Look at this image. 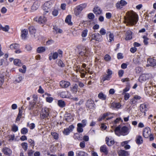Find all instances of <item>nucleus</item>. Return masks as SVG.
<instances>
[{
    "label": "nucleus",
    "mask_w": 156,
    "mask_h": 156,
    "mask_svg": "<svg viewBox=\"0 0 156 156\" xmlns=\"http://www.w3.org/2000/svg\"><path fill=\"white\" fill-rule=\"evenodd\" d=\"M79 55L83 58H86L90 55V51L88 49H87L84 46L79 44L76 47Z\"/></svg>",
    "instance_id": "1"
},
{
    "label": "nucleus",
    "mask_w": 156,
    "mask_h": 156,
    "mask_svg": "<svg viewBox=\"0 0 156 156\" xmlns=\"http://www.w3.org/2000/svg\"><path fill=\"white\" fill-rule=\"evenodd\" d=\"M138 20V16L134 12H131L127 18L128 23L132 26L136 24Z\"/></svg>",
    "instance_id": "2"
},
{
    "label": "nucleus",
    "mask_w": 156,
    "mask_h": 156,
    "mask_svg": "<svg viewBox=\"0 0 156 156\" xmlns=\"http://www.w3.org/2000/svg\"><path fill=\"white\" fill-rule=\"evenodd\" d=\"M87 6V4L86 3L80 4L77 6L74 9V13L76 16H77L79 15L81 12Z\"/></svg>",
    "instance_id": "3"
},
{
    "label": "nucleus",
    "mask_w": 156,
    "mask_h": 156,
    "mask_svg": "<svg viewBox=\"0 0 156 156\" xmlns=\"http://www.w3.org/2000/svg\"><path fill=\"white\" fill-rule=\"evenodd\" d=\"M107 74L104 75L101 79V82H104L106 80H110L112 77V71L110 69L106 70Z\"/></svg>",
    "instance_id": "4"
},
{
    "label": "nucleus",
    "mask_w": 156,
    "mask_h": 156,
    "mask_svg": "<svg viewBox=\"0 0 156 156\" xmlns=\"http://www.w3.org/2000/svg\"><path fill=\"white\" fill-rule=\"evenodd\" d=\"M92 40H94L98 42H101L102 41L103 37L99 33H94L91 36V41Z\"/></svg>",
    "instance_id": "5"
},
{
    "label": "nucleus",
    "mask_w": 156,
    "mask_h": 156,
    "mask_svg": "<svg viewBox=\"0 0 156 156\" xmlns=\"http://www.w3.org/2000/svg\"><path fill=\"white\" fill-rule=\"evenodd\" d=\"M34 20L36 21L39 24H44L46 23L47 20L46 18L45 17L41 16L38 17H35L34 19Z\"/></svg>",
    "instance_id": "6"
},
{
    "label": "nucleus",
    "mask_w": 156,
    "mask_h": 156,
    "mask_svg": "<svg viewBox=\"0 0 156 156\" xmlns=\"http://www.w3.org/2000/svg\"><path fill=\"white\" fill-rule=\"evenodd\" d=\"M151 129L149 127H147L144 129L143 135L145 138H148L151 135Z\"/></svg>",
    "instance_id": "7"
},
{
    "label": "nucleus",
    "mask_w": 156,
    "mask_h": 156,
    "mask_svg": "<svg viewBox=\"0 0 156 156\" xmlns=\"http://www.w3.org/2000/svg\"><path fill=\"white\" fill-rule=\"evenodd\" d=\"M127 2L124 0H121L115 4V7L117 9H121L123 6L126 5Z\"/></svg>",
    "instance_id": "8"
},
{
    "label": "nucleus",
    "mask_w": 156,
    "mask_h": 156,
    "mask_svg": "<svg viewBox=\"0 0 156 156\" xmlns=\"http://www.w3.org/2000/svg\"><path fill=\"white\" fill-rule=\"evenodd\" d=\"M70 85V83L69 82L62 80L59 82V86L62 88H68Z\"/></svg>",
    "instance_id": "9"
},
{
    "label": "nucleus",
    "mask_w": 156,
    "mask_h": 156,
    "mask_svg": "<svg viewBox=\"0 0 156 156\" xmlns=\"http://www.w3.org/2000/svg\"><path fill=\"white\" fill-rule=\"evenodd\" d=\"M63 51L61 49H58V52H54L52 55L53 59L54 60L57 59L59 56L60 58H62V57Z\"/></svg>",
    "instance_id": "10"
},
{
    "label": "nucleus",
    "mask_w": 156,
    "mask_h": 156,
    "mask_svg": "<svg viewBox=\"0 0 156 156\" xmlns=\"http://www.w3.org/2000/svg\"><path fill=\"white\" fill-rule=\"evenodd\" d=\"M129 129L127 127L124 126L120 130V133L123 136L127 135L129 133Z\"/></svg>",
    "instance_id": "11"
},
{
    "label": "nucleus",
    "mask_w": 156,
    "mask_h": 156,
    "mask_svg": "<svg viewBox=\"0 0 156 156\" xmlns=\"http://www.w3.org/2000/svg\"><path fill=\"white\" fill-rule=\"evenodd\" d=\"M148 108V105L144 103L141 105L140 107V109L141 112L145 114V112L147 110Z\"/></svg>",
    "instance_id": "12"
},
{
    "label": "nucleus",
    "mask_w": 156,
    "mask_h": 156,
    "mask_svg": "<svg viewBox=\"0 0 156 156\" xmlns=\"http://www.w3.org/2000/svg\"><path fill=\"white\" fill-rule=\"evenodd\" d=\"M74 127L72 125L69 126L68 128L64 129L63 132V133L66 135H68L73 130Z\"/></svg>",
    "instance_id": "13"
},
{
    "label": "nucleus",
    "mask_w": 156,
    "mask_h": 156,
    "mask_svg": "<svg viewBox=\"0 0 156 156\" xmlns=\"http://www.w3.org/2000/svg\"><path fill=\"white\" fill-rule=\"evenodd\" d=\"M148 65L154 67L156 66V60L152 58H149L147 60Z\"/></svg>",
    "instance_id": "14"
},
{
    "label": "nucleus",
    "mask_w": 156,
    "mask_h": 156,
    "mask_svg": "<svg viewBox=\"0 0 156 156\" xmlns=\"http://www.w3.org/2000/svg\"><path fill=\"white\" fill-rule=\"evenodd\" d=\"M28 34L27 29H24L21 30V37L22 39H26Z\"/></svg>",
    "instance_id": "15"
},
{
    "label": "nucleus",
    "mask_w": 156,
    "mask_h": 156,
    "mask_svg": "<svg viewBox=\"0 0 156 156\" xmlns=\"http://www.w3.org/2000/svg\"><path fill=\"white\" fill-rule=\"evenodd\" d=\"M133 32L130 30H127L126 33L125 39L126 41L131 40L132 38Z\"/></svg>",
    "instance_id": "16"
},
{
    "label": "nucleus",
    "mask_w": 156,
    "mask_h": 156,
    "mask_svg": "<svg viewBox=\"0 0 156 156\" xmlns=\"http://www.w3.org/2000/svg\"><path fill=\"white\" fill-rule=\"evenodd\" d=\"M86 106L90 109H92L94 108V102L91 99L87 100L86 104Z\"/></svg>",
    "instance_id": "17"
},
{
    "label": "nucleus",
    "mask_w": 156,
    "mask_h": 156,
    "mask_svg": "<svg viewBox=\"0 0 156 156\" xmlns=\"http://www.w3.org/2000/svg\"><path fill=\"white\" fill-rule=\"evenodd\" d=\"M2 151L6 155L9 156L12 153V151L9 148L6 147H4L2 149Z\"/></svg>",
    "instance_id": "18"
},
{
    "label": "nucleus",
    "mask_w": 156,
    "mask_h": 156,
    "mask_svg": "<svg viewBox=\"0 0 156 156\" xmlns=\"http://www.w3.org/2000/svg\"><path fill=\"white\" fill-rule=\"evenodd\" d=\"M100 151L103 153L107 155L108 153V151L106 146L103 145L101 146L100 148Z\"/></svg>",
    "instance_id": "19"
},
{
    "label": "nucleus",
    "mask_w": 156,
    "mask_h": 156,
    "mask_svg": "<svg viewBox=\"0 0 156 156\" xmlns=\"http://www.w3.org/2000/svg\"><path fill=\"white\" fill-rule=\"evenodd\" d=\"M40 6V4L37 1L35 2L31 7V9L33 11H34L37 9Z\"/></svg>",
    "instance_id": "20"
},
{
    "label": "nucleus",
    "mask_w": 156,
    "mask_h": 156,
    "mask_svg": "<svg viewBox=\"0 0 156 156\" xmlns=\"http://www.w3.org/2000/svg\"><path fill=\"white\" fill-rule=\"evenodd\" d=\"M78 88V86L77 84H75L72 87H70V90L73 93H76L77 90Z\"/></svg>",
    "instance_id": "21"
},
{
    "label": "nucleus",
    "mask_w": 156,
    "mask_h": 156,
    "mask_svg": "<svg viewBox=\"0 0 156 156\" xmlns=\"http://www.w3.org/2000/svg\"><path fill=\"white\" fill-rule=\"evenodd\" d=\"M71 16L70 15H68L65 19V22L67 23L69 25L72 26L73 25V23L71 22Z\"/></svg>",
    "instance_id": "22"
},
{
    "label": "nucleus",
    "mask_w": 156,
    "mask_h": 156,
    "mask_svg": "<svg viewBox=\"0 0 156 156\" xmlns=\"http://www.w3.org/2000/svg\"><path fill=\"white\" fill-rule=\"evenodd\" d=\"M129 140L125 141L121 143V145L122 147H124L126 149H129L130 148V146L129 145L127 144L129 142Z\"/></svg>",
    "instance_id": "23"
},
{
    "label": "nucleus",
    "mask_w": 156,
    "mask_h": 156,
    "mask_svg": "<svg viewBox=\"0 0 156 156\" xmlns=\"http://www.w3.org/2000/svg\"><path fill=\"white\" fill-rule=\"evenodd\" d=\"M69 94L68 91H62L59 94L61 98H69Z\"/></svg>",
    "instance_id": "24"
},
{
    "label": "nucleus",
    "mask_w": 156,
    "mask_h": 156,
    "mask_svg": "<svg viewBox=\"0 0 156 156\" xmlns=\"http://www.w3.org/2000/svg\"><path fill=\"white\" fill-rule=\"evenodd\" d=\"M94 12L96 15H100L102 13V11L98 7H95L93 10Z\"/></svg>",
    "instance_id": "25"
},
{
    "label": "nucleus",
    "mask_w": 156,
    "mask_h": 156,
    "mask_svg": "<svg viewBox=\"0 0 156 156\" xmlns=\"http://www.w3.org/2000/svg\"><path fill=\"white\" fill-rule=\"evenodd\" d=\"M106 143L108 146H111L114 144V141L108 137L105 138Z\"/></svg>",
    "instance_id": "26"
},
{
    "label": "nucleus",
    "mask_w": 156,
    "mask_h": 156,
    "mask_svg": "<svg viewBox=\"0 0 156 156\" xmlns=\"http://www.w3.org/2000/svg\"><path fill=\"white\" fill-rule=\"evenodd\" d=\"M14 64L16 66H21L23 64L21 62V61L18 59H16L13 61Z\"/></svg>",
    "instance_id": "27"
},
{
    "label": "nucleus",
    "mask_w": 156,
    "mask_h": 156,
    "mask_svg": "<svg viewBox=\"0 0 156 156\" xmlns=\"http://www.w3.org/2000/svg\"><path fill=\"white\" fill-rule=\"evenodd\" d=\"M36 31V30L34 27L33 26H30V34L33 35L34 37L35 36V34Z\"/></svg>",
    "instance_id": "28"
},
{
    "label": "nucleus",
    "mask_w": 156,
    "mask_h": 156,
    "mask_svg": "<svg viewBox=\"0 0 156 156\" xmlns=\"http://www.w3.org/2000/svg\"><path fill=\"white\" fill-rule=\"evenodd\" d=\"M136 143L140 144L143 143V140L142 137L140 136H138L136 138Z\"/></svg>",
    "instance_id": "29"
},
{
    "label": "nucleus",
    "mask_w": 156,
    "mask_h": 156,
    "mask_svg": "<svg viewBox=\"0 0 156 156\" xmlns=\"http://www.w3.org/2000/svg\"><path fill=\"white\" fill-rule=\"evenodd\" d=\"M43 9L44 10L43 12V15H45L47 13L49 12L50 11V9L49 8H48L47 6H46L44 4L43 6Z\"/></svg>",
    "instance_id": "30"
},
{
    "label": "nucleus",
    "mask_w": 156,
    "mask_h": 156,
    "mask_svg": "<svg viewBox=\"0 0 156 156\" xmlns=\"http://www.w3.org/2000/svg\"><path fill=\"white\" fill-rule=\"evenodd\" d=\"M10 48L12 50H16L20 48V45L16 43L10 45Z\"/></svg>",
    "instance_id": "31"
},
{
    "label": "nucleus",
    "mask_w": 156,
    "mask_h": 156,
    "mask_svg": "<svg viewBox=\"0 0 156 156\" xmlns=\"http://www.w3.org/2000/svg\"><path fill=\"white\" fill-rule=\"evenodd\" d=\"M77 130L78 133H81L83 132V127H84L81 123H78L77 125Z\"/></svg>",
    "instance_id": "32"
},
{
    "label": "nucleus",
    "mask_w": 156,
    "mask_h": 156,
    "mask_svg": "<svg viewBox=\"0 0 156 156\" xmlns=\"http://www.w3.org/2000/svg\"><path fill=\"white\" fill-rule=\"evenodd\" d=\"M46 50L45 47L40 46L37 48V52L38 53H41L44 52Z\"/></svg>",
    "instance_id": "33"
},
{
    "label": "nucleus",
    "mask_w": 156,
    "mask_h": 156,
    "mask_svg": "<svg viewBox=\"0 0 156 156\" xmlns=\"http://www.w3.org/2000/svg\"><path fill=\"white\" fill-rule=\"evenodd\" d=\"M22 110L20 109H19V113L16 120V122L20 121V119L22 117Z\"/></svg>",
    "instance_id": "34"
},
{
    "label": "nucleus",
    "mask_w": 156,
    "mask_h": 156,
    "mask_svg": "<svg viewBox=\"0 0 156 156\" xmlns=\"http://www.w3.org/2000/svg\"><path fill=\"white\" fill-rule=\"evenodd\" d=\"M119 154L120 156H128V152L124 150H121L119 152Z\"/></svg>",
    "instance_id": "35"
},
{
    "label": "nucleus",
    "mask_w": 156,
    "mask_h": 156,
    "mask_svg": "<svg viewBox=\"0 0 156 156\" xmlns=\"http://www.w3.org/2000/svg\"><path fill=\"white\" fill-rule=\"evenodd\" d=\"M109 33L108 34L109 40L108 41L110 42H111L114 41V35L113 33H111L110 32H108L107 34Z\"/></svg>",
    "instance_id": "36"
},
{
    "label": "nucleus",
    "mask_w": 156,
    "mask_h": 156,
    "mask_svg": "<svg viewBox=\"0 0 156 156\" xmlns=\"http://www.w3.org/2000/svg\"><path fill=\"white\" fill-rule=\"evenodd\" d=\"M76 156H87V154L81 151H78L76 152Z\"/></svg>",
    "instance_id": "37"
},
{
    "label": "nucleus",
    "mask_w": 156,
    "mask_h": 156,
    "mask_svg": "<svg viewBox=\"0 0 156 156\" xmlns=\"http://www.w3.org/2000/svg\"><path fill=\"white\" fill-rule=\"evenodd\" d=\"M58 105L61 108H63L65 106L66 103L64 101L61 100L58 101Z\"/></svg>",
    "instance_id": "38"
},
{
    "label": "nucleus",
    "mask_w": 156,
    "mask_h": 156,
    "mask_svg": "<svg viewBox=\"0 0 156 156\" xmlns=\"http://www.w3.org/2000/svg\"><path fill=\"white\" fill-rule=\"evenodd\" d=\"M4 80V75L1 74H0V87L2 85Z\"/></svg>",
    "instance_id": "39"
},
{
    "label": "nucleus",
    "mask_w": 156,
    "mask_h": 156,
    "mask_svg": "<svg viewBox=\"0 0 156 156\" xmlns=\"http://www.w3.org/2000/svg\"><path fill=\"white\" fill-rule=\"evenodd\" d=\"M44 4L50 9L52 6L53 3L51 1H48L46 2Z\"/></svg>",
    "instance_id": "40"
},
{
    "label": "nucleus",
    "mask_w": 156,
    "mask_h": 156,
    "mask_svg": "<svg viewBox=\"0 0 156 156\" xmlns=\"http://www.w3.org/2000/svg\"><path fill=\"white\" fill-rule=\"evenodd\" d=\"M143 38L144 39V43L145 45H147L148 44V41L149 40V38L147 37L146 36H144L143 37Z\"/></svg>",
    "instance_id": "41"
},
{
    "label": "nucleus",
    "mask_w": 156,
    "mask_h": 156,
    "mask_svg": "<svg viewBox=\"0 0 156 156\" xmlns=\"http://www.w3.org/2000/svg\"><path fill=\"white\" fill-rule=\"evenodd\" d=\"M88 30L87 29H85L83 30L81 33V36L83 37H86L88 33Z\"/></svg>",
    "instance_id": "42"
},
{
    "label": "nucleus",
    "mask_w": 156,
    "mask_h": 156,
    "mask_svg": "<svg viewBox=\"0 0 156 156\" xmlns=\"http://www.w3.org/2000/svg\"><path fill=\"white\" fill-rule=\"evenodd\" d=\"M111 56L108 54L106 55L104 57V59L107 62L111 60Z\"/></svg>",
    "instance_id": "43"
},
{
    "label": "nucleus",
    "mask_w": 156,
    "mask_h": 156,
    "mask_svg": "<svg viewBox=\"0 0 156 156\" xmlns=\"http://www.w3.org/2000/svg\"><path fill=\"white\" fill-rule=\"evenodd\" d=\"M22 68L23 69H19V71L20 72L22 73H25L26 70V67L25 65H23L22 66Z\"/></svg>",
    "instance_id": "44"
},
{
    "label": "nucleus",
    "mask_w": 156,
    "mask_h": 156,
    "mask_svg": "<svg viewBox=\"0 0 156 156\" xmlns=\"http://www.w3.org/2000/svg\"><path fill=\"white\" fill-rule=\"evenodd\" d=\"M112 105L114 108H119L121 106L120 104L119 103H113Z\"/></svg>",
    "instance_id": "45"
},
{
    "label": "nucleus",
    "mask_w": 156,
    "mask_h": 156,
    "mask_svg": "<svg viewBox=\"0 0 156 156\" xmlns=\"http://www.w3.org/2000/svg\"><path fill=\"white\" fill-rule=\"evenodd\" d=\"M21 146L23 148L24 150L25 151L27 149L28 144L27 143L23 142L21 144Z\"/></svg>",
    "instance_id": "46"
},
{
    "label": "nucleus",
    "mask_w": 156,
    "mask_h": 156,
    "mask_svg": "<svg viewBox=\"0 0 156 156\" xmlns=\"http://www.w3.org/2000/svg\"><path fill=\"white\" fill-rule=\"evenodd\" d=\"M100 34L102 35H104L106 34V31L103 28H101L99 31Z\"/></svg>",
    "instance_id": "47"
},
{
    "label": "nucleus",
    "mask_w": 156,
    "mask_h": 156,
    "mask_svg": "<svg viewBox=\"0 0 156 156\" xmlns=\"http://www.w3.org/2000/svg\"><path fill=\"white\" fill-rule=\"evenodd\" d=\"M58 65L59 66L61 67H63L65 66V64L63 63V61L61 59L58 60Z\"/></svg>",
    "instance_id": "48"
},
{
    "label": "nucleus",
    "mask_w": 156,
    "mask_h": 156,
    "mask_svg": "<svg viewBox=\"0 0 156 156\" xmlns=\"http://www.w3.org/2000/svg\"><path fill=\"white\" fill-rule=\"evenodd\" d=\"M51 135L54 139L57 140L58 139V134L55 132L51 133Z\"/></svg>",
    "instance_id": "49"
},
{
    "label": "nucleus",
    "mask_w": 156,
    "mask_h": 156,
    "mask_svg": "<svg viewBox=\"0 0 156 156\" xmlns=\"http://www.w3.org/2000/svg\"><path fill=\"white\" fill-rule=\"evenodd\" d=\"M2 30L5 32H7L8 31L9 29V27L8 25H6L5 26V27H2Z\"/></svg>",
    "instance_id": "50"
},
{
    "label": "nucleus",
    "mask_w": 156,
    "mask_h": 156,
    "mask_svg": "<svg viewBox=\"0 0 156 156\" xmlns=\"http://www.w3.org/2000/svg\"><path fill=\"white\" fill-rule=\"evenodd\" d=\"M120 126H118L116 127L115 130V132L116 134L117 135L119 136V135L118 134V133L119 132L120 133Z\"/></svg>",
    "instance_id": "51"
},
{
    "label": "nucleus",
    "mask_w": 156,
    "mask_h": 156,
    "mask_svg": "<svg viewBox=\"0 0 156 156\" xmlns=\"http://www.w3.org/2000/svg\"><path fill=\"white\" fill-rule=\"evenodd\" d=\"M12 129L13 131L16 132L18 130V127L16 125L13 124L12 126Z\"/></svg>",
    "instance_id": "52"
},
{
    "label": "nucleus",
    "mask_w": 156,
    "mask_h": 156,
    "mask_svg": "<svg viewBox=\"0 0 156 156\" xmlns=\"http://www.w3.org/2000/svg\"><path fill=\"white\" fill-rule=\"evenodd\" d=\"M58 14V10L57 9H54L52 12V14L54 16H57Z\"/></svg>",
    "instance_id": "53"
},
{
    "label": "nucleus",
    "mask_w": 156,
    "mask_h": 156,
    "mask_svg": "<svg viewBox=\"0 0 156 156\" xmlns=\"http://www.w3.org/2000/svg\"><path fill=\"white\" fill-rule=\"evenodd\" d=\"M133 61L134 63L135 64L139 65L140 64V61H139V59L137 58H134L133 59Z\"/></svg>",
    "instance_id": "54"
},
{
    "label": "nucleus",
    "mask_w": 156,
    "mask_h": 156,
    "mask_svg": "<svg viewBox=\"0 0 156 156\" xmlns=\"http://www.w3.org/2000/svg\"><path fill=\"white\" fill-rule=\"evenodd\" d=\"M94 15L92 13H90L88 15V17L90 20H93L94 18Z\"/></svg>",
    "instance_id": "55"
},
{
    "label": "nucleus",
    "mask_w": 156,
    "mask_h": 156,
    "mask_svg": "<svg viewBox=\"0 0 156 156\" xmlns=\"http://www.w3.org/2000/svg\"><path fill=\"white\" fill-rule=\"evenodd\" d=\"M124 73V71L123 70L121 69L119 70L118 71V75L119 77H121L123 76Z\"/></svg>",
    "instance_id": "56"
},
{
    "label": "nucleus",
    "mask_w": 156,
    "mask_h": 156,
    "mask_svg": "<svg viewBox=\"0 0 156 156\" xmlns=\"http://www.w3.org/2000/svg\"><path fill=\"white\" fill-rule=\"evenodd\" d=\"M21 133L23 134H25L28 132V129L26 128H23L21 130Z\"/></svg>",
    "instance_id": "57"
},
{
    "label": "nucleus",
    "mask_w": 156,
    "mask_h": 156,
    "mask_svg": "<svg viewBox=\"0 0 156 156\" xmlns=\"http://www.w3.org/2000/svg\"><path fill=\"white\" fill-rule=\"evenodd\" d=\"M123 54L121 53H119L117 54V58L118 59H122L123 58Z\"/></svg>",
    "instance_id": "58"
},
{
    "label": "nucleus",
    "mask_w": 156,
    "mask_h": 156,
    "mask_svg": "<svg viewBox=\"0 0 156 156\" xmlns=\"http://www.w3.org/2000/svg\"><path fill=\"white\" fill-rule=\"evenodd\" d=\"M23 79V76H19L16 78L15 81L17 83L20 82Z\"/></svg>",
    "instance_id": "59"
},
{
    "label": "nucleus",
    "mask_w": 156,
    "mask_h": 156,
    "mask_svg": "<svg viewBox=\"0 0 156 156\" xmlns=\"http://www.w3.org/2000/svg\"><path fill=\"white\" fill-rule=\"evenodd\" d=\"M54 42V41L53 40L51 39L49 40L46 42V45H49L53 44Z\"/></svg>",
    "instance_id": "60"
},
{
    "label": "nucleus",
    "mask_w": 156,
    "mask_h": 156,
    "mask_svg": "<svg viewBox=\"0 0 156 156\" xmlns=\"http://www.w3.org/2000/svg\"><path fill=\"white\" fill-rule=\"evenodd\" d=\"M48 114H46L43 112L42 114L41 115V119H44L48 117Z\"/></svg>",
    "instance_id": "61"
},
{
    "label": "nucleus",
    "mask_w": 156,
    "mask_h": 156,
    "mask_svg": "<svg viewBox=\"0 0 156 156\" xmlns=\"http://www.w3.org/2000/svg\"><path fill=\"white\" fill-rule=\"evenodd\" d=\"M138 98L139 99L140 98H132L130 101V103L131 104H134L136 103V102L137 99Z\"/></svg>",
    "instance_id": "62"
},
{
    "label": "nucleus",
    "mask_w": 156,
    "mask_h": 156,
    "mask_svg": "<svg viewBox=\"0 0 156 156\" xmlns=\"http://www.w3.org/2000/svg\"><path fill=\"white\" fill-rule=\"evenodd\" d=\"M105 16H106V18L108 19H110L112 16V15L111 13L109 12H107L106 13Z\"/></svg>",
    "instance_id": "63"
},
{
    "label": "nucleus",
    "mask_w": 156,
    "mask_h": 156,
    "mask_svg": "<svg viewBox=\"0 0 156 156\" xmlns=\"http://www.w3.org/2000/svg\"><path fill=\"white\" fill-rule=\"evenodd\" d=\"M40 94H42L44 93V91L41 86L39 87V88L37 91Z\"/></svg>",
    "instance_id": "64"
}]
</instances>
